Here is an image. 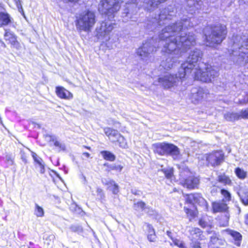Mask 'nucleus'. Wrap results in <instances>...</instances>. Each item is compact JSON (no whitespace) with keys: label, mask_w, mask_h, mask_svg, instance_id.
<instances>
[{"label":"nucleus","mask_w":248,"mask_h":248,"mask_svg":"<svg viewBox=\"0 0 248 248\" xmlns=\"http://www.w3.org/2000/svg\"><path fill=\"white\" fill-rule=\"evenodd\" d=\"M194 18H184L175 25L169 24L163 28L159 35L160 40L159 44L163 45L162 51L172 55V57L163 60L160 66L166 70L170 69L176 62V58L181 57L188 47L194 46L195 38L194 35L186 36L185 30L188 28L193 27Z\"/></svg>","instance_id":"1"},{"label":"nucleus","mask_w":248,"mask_h":248,"mask_svg":"<svg viewBox=\"0 0 248 248\" xmlns=\"http://www.w3.org/2000/svg\"><path fill=\"white\" fill-rule=\"evenodd\" d=\"M202 56V53L199 49L191 51L186 61L180 68V78L192 72L195 79L209 82L218 76L217 72L212 66L199 61Z\"/></svg>","instance_id":"2"},{"label":"nucleus","mask_w":248,"mask_h":248,"mask_svg":"<svg viewBox=\"0 0 248 248\" xmlns=\"http://www.w3.org/2000/svg\"><path fill=\"white\" fill-rule=\"evenodd\" d=\"M96 22L94 13L89 10L83 11L76 16L75 25L79 32H89Z\"/></svg>","instance_id":"3"},{"label":"nucleus","mask_w":248,"mask_h":248,"mask_svg":"<svg viewBox=\"0 0 248 248\" xmlns=\"http://www.w3.org/2000/svg\"><path fill=\"white\" fill-rule=\"evenodd\" d=\"M227 33L226 26L225 25L217 24L212 27L210 31H205L207 46H214L215 45L221 43L225 38Z\"/></svg>","instance_id":"4"},{"label":"nucleus","mask_w":248,"mask_h":248,"mask_svg":"<svg viewBox=\"0 0 248 248\" xmlns=\"http://www.w3.org/2000/svg\"><path fill=\"white\" fill-rule=\"evenodd\" d=\"M233 42L232 47L233 49L237 51L239 53L238 61L241 62L245 61L247 62L248 59V38L247 36L244 35L233 36L232 38Z\"/></svg>","instance_id":"5"},{"label":"nucleus","mask_w":248,"mask_h":248,"mask_svg":"<svg viewBox=\"0 0 248 248\" xmlns=\"http://www.w3.org/2000/svg\"><path fill=\"white\" fill-rule=\"evenodd\" d=\"M120 3V0H101L99 4V11L102 14L110 16L119 10Z\"/></svg>","instance_id":"6"},{"label":"nucleus","mask_w":248,"mask_h":248,"mask_svg":"<svg viewBox=\"0 0 248 248\" xmlns=\"http://www.w3.org/2000/svg\"><path fill=\"white\" fill-rule=\"evenodd\" d=\"M114 24L103 22L99 28L96 29V36L102 42H107L110 39L109 34L114 29Z\"/></svg>","instance_id":"7"},{"label":"nucleus","mask_w":248,"mask_h":248,"mask_svg":"<svg viewBox=\"0 0 248 248\" xmlns=\"http://www.w3.org/2000/svg\"><path fill=\"white\" fill-rule=\"evenodd\" d=\"M184 77L180 78V69L178 71V76L171 74H167L163 77L160 78L158 79V82L166 89H170L172 87L177 86Z\"/></svg>","instance_id":"8"},{"label":"nucleus","mask_w":248,"mask_h":248,"mask_svg":"<svg viewBox=\"0 0 248 248\" xmlns=\"http://www.w3.org/2000/svg\"><path fill=\"white\" fill-rule=\"evenodd\" d=\"M187 203H197L202 206L206 210H208V205L206 201L202 196L201 194L194 193L184 195Z\"/></svg>","instance_id":"9"},{"label":"nucleus","mask_w":248,"mask_h":248,"mask_svg":"<svg viewBox=\"0 0 248 248\" xmlns=\"http://www.w3.org/2000/svg\"><path fill=\"white\" fill-rule=\"evenodd\" d=\"M175 13L174 10L170 11L169 8L167 9H165L161 11L158 16V19H157L156 17L155 19L156 20H158V23L159 25L161 24H167L169 23V21L171 20L172 17L174 16Z\"/></svg>","instance_id":"10"},{"label":"nucleus","mask_w":248,"mask_h":248,"mask_svg":"<svg viewBox=\"0 0 248 248\" xmlns=\"http://www.w3.org/2000/svg\"><path fill=\"white\" fill-rule=\"evenodd\" d=\"M154 51V47L151 46V43L146 42L138 49L137 53L141 59H145Z\"/></svg>","instance_id":"11"},{"label":"nucleus","mask_w":248,"mask_h":248,"mask_svg":"<svg viewBox=\"0 0 248 248\" xmlns=\"http://www.w3.org/2000/svg\"><path fill=\"white\" fill-rule=\"evenodd\" d=\"M223 157L224 155L222 151H216L209 155L206 159L212 166H215L220 164Z\"/></svg>","instance_id":"12"},{"label":"nucleus","mask_w":248,"mask_h":248,"mask_svg":"<svg viewBox=\"0 0 248 248\" xmlns=\"http://www.w3.org/2000/svg\"><path fill=\"white\" fill-rule=\"evenodd\" d=\"M4 39L6 41H9L11 46L17 49L21 48L20 43L17 40L16 36L9 30H5L4 35Z\"/></svg>","instance_id":"13"},{"label":"nucleus","mask_w":248,"mask_h":248,"mask_svg":"<svg viewBox=\"0 0 248 248\" xmlns=\"http://www.w3.org/2000/svg\"><path fill=\"white\" fill-rule=\"evenodd\" d=\"M182 183L184 186L188 189H194L199 185V179L198 178L190 175L187 178L185 179L184 182H182Z\"/></svg>","instance_id":"14"},{"label":"nucleus","mask_w":248,"mask_h":248,"mask_svg":"<svg viewBox=\"0 0 248 248\" xmlns=\"http://www.w3.org/2000/svg\"><path fill=\"white\" fill-rule=\"evenodd\" d=\"M55 93L57 96L61 99L71 100L73 97L71 92L62 86L56 87Z\"/></svg>","instance_id":"15"},{"label":"nucleus","mask_w":248,"mask_h":248,"mask_svg":"<svg viewBox=\"0 0 248 248\" xmlns=\"http://www.w3.org/2000/svg\"><path fill=\"white\" fill-rule=\"evenodd\" d=\"M190 234L192 236V243H191V247L194 248H200V243L198 241H195L194 239H196L197 238H201L200 236L202 234L201 230L198 228H192L190 231Z\"/></svg>","instance_id":"16"},{"label":"nucleus","mask_w":248,"mask_h":248,"mask_svg":"<svg viewBox=\"0 0 248 248\" xmlns=\"http://www.w3.org/2000/svg\"><path fill=\"white\" fill-rule=\"evenodd\" d=\"M207 95L204 90L202 88L193 90L191 94V99L193 102H198L202 100Z\"/></svg>","instance_id":"17"},{"label":"nucleus","mask_w":248,"mask_h":248,"mask_svg":"<svg viewBox=\"0 0 248 248\" xmlns=\"http://www.w3.org/2000/svg\"><path fill=\"white\" fill-rule=\"evenodd\" d=\"M223 233L225 235L231 236L235 241V244L237 246H240L242 236L239 232L231 230H226L223 231Z\"/></svg>","instance_id":"18"},{"label":"nucleus","mask_w":248,"mask_h":248,"mask_svg":"<svg viewBox=\"0 0 248 248\" xmlns=\"http://www.w3.org/2000/svg\"><path fill=\"white\" fill-rule=\"evenodd\" d=\"M165 155L170 154L172 156H177L179 154V149L176 146L165 143Z\"/></svg>","instance_id":"19"},{"label":"nucleus","mask_w":248,"mask_h":248,"mask_svg":"<svg viewBox=\"0 0 248 248\" xmlns=\"http://www.w3.org/2000/svg\"><path fill=\"white\" fill-rule=\"evenodd\" d=\"M133 208L134 210L138 212L144 211L145 212L149 214H152L151 212H153V211H150V207L146 206L144 202L140 201L137 202H135L134 204Z\"/></svg>","instance_id":"20"},{"label":"nucleus","mask_w":248,"mask_h":248,"mask_svg":"<svg viewBox=\"0 0 248 248\" xmlns=\"http://www.w3.org/2000/svg\"><path fill=\"white\" fill-rule=\"evenodd\" d=\"M224 240L219 239L216 236L211 237L210 242L208 244L209 248H218L224 244Z\"/></svg>","instance_id":"21"},{"label":"nucleus","mask_w":248,"mask_h":248,"mask_svg":"<svg viewBox=\"0 0 248 248\" xmlns=\"http://www.w3.org/2000/svg\"><path fill=\"white\" fill-rule=\"evenodd\" d=\"M228 209L227 205L223 202H214L212 203V209L214 213L224 212Z\"/></svg>","instance_id":"22"},{"label":"nucleus","mask_w":248,"mask_h":248,"mask_svg":"<svg viewBox=\"0 0 248 248\" xmlns=\"http://www.w3.org/2000/svg\"><path fill=\"white\" fill-rule=\"evenodd\" d=\"M104 130L105 134L113 142H115L116 139L120 135L117 130L108 127L105 128Z\"/></svg>","instance_id":"23"},{"label":"nucleus","mask_w":248,"mask_h":248,"mask_svg":"<svg viewBox=\"0 0 248 248\" xmlns=\"http://www.w3.org/2000/svg\"><path fill=\"white\" fill-rule=\"evenodd\" d=\"M201 0H187V3L189 6V11L193 14V11L195 12L196 10H198L201 7Z\"/></svg>","instance_id":"24"},{"label":"nucleus","mask_w":248,"mask_h":248,"mask_svg":"<svg viewBox=\"0 0 248 248\" xmlns=\"http://www.w3.org/2000/svg\"><path fill=\"white\" fill-rule=\"evenodd\" d=\"M11 22V18L6 12L0 13V27L2 26L8 25Z\"/></svg>","instance_id":"25"},{"label":"nucleus","mask_w":248,"mask_h":248,"mask_svg":"<svg viewBox=\"0 0 248 248\" xmlns=\"http://www.w3.org/2000/svg\"><path fill=\"white\" fill-rule=\"evenodd\" d=\"M106 185L108 186V189L111 191L113 194H117L119 193V186L114 181L109 180Z\"/></svg>","instance_id":"26"},{"label":"nucleus","mask_w":248,"mask_h":248,"mask_svg":"<svg viewBox=\"0 0 248 248\" xmlns=\"http://www.w3.org/2000/svg\"><path fill=\"white\" fill-rule=\"evenodd\" d=\"M154 151L160 155H165V143H158L153 145Z\"/></svg>","instance_id":"27"},{"label":"nucleus","mask_w":248,"mask_h":248,"mask_svg":"<svg viewBox=\"0 0 248 248\" xmlns=\"http://www.w3.org/2000/svg\"><path fill=\"white\" fill-rule=\"evenodd\" d=\"M105 166H106L107 168L106 170L108 171H110L111 170H115L117 172H121L122 169H123V166L117 164H109L108 163H105L104 165Z\"/></svg>","instance_id":"28"},{"label":"nucleus","mask_w":248,"mask_h":248,"mask_svg":"<svg viewBox=\"0 0 248 248\" xmlns=\"http://www.w3.org/2000/svg\"><path fill=\"white\" fill-rule=\"evenodd\" d=\"M146 226L148 230V239L150 241H154L156 238L154 229L153 227L149 224H146Z\"/></svg>","instance_id":"29"},{"label":"nucleus","mask_w":248,"mask_h":248,"mask_svg":"<svg viewBox=\"0 0 248 248\" xmlns=\"http://www.w3.org/2000/svg\"><path fill=\"white\" fill-rule=\"evenodd\" d=\"M34 215L38 217H42L45 215V211L43 207L37 203H35L34 205Z\"/></svg>","instance_id":"30"},{"label":"nucleus","mask_w":248,"mask_h":248,"mask_svg":"<svg viewBox=\"0 0 248 248\" xmlns=\"http://www.w3.org/2000/svg\"><path fill=\"white\" fill-rule=\"evenodd\" d=\"M218 181L224 185H230L231 184V180L230 178L225 174H220L217 177Z\"/></svg>","instance_id":"31"},{"label":"nucleus","mask_w":248,"mask_h":248,"mask_svg":"<svg viewBox=\"0 0 248 248\" xmlns=\"http://www.w3.org/2000/svg\"><path fill=\"white\" fill-rule=\"evenodd\" d=\"M225 119L228 121H234L239 120V112L238 113H230L228 112L224 115Z\"/></svg>","instance_id":"32"},{"label":"nucleus","mask_w":248,"mask_h":248,"mask_svg":"<svg viewBox=\"0 0 248 248\" xmlns=\"http://www.w3.org/2000/svg\"><path fill=\"white\" fill-rule=\"evenodd\" d=\"M101 154L105 160L113 161L115 159V156L109 151H102Z\"/></svg>","instance_id":"33"},{"label":"nucleus","mask_w":248,"mask_h":248,"mask_svg":"<svg viewBox=\"0 0 248 248\" xmlns=\"http://www.w3.org/2000/svg\"><path fill=\"white\" fill-rule=\"evenodd\" d=\"M32 156L34 161L36 162L40 166L41 172L43 173L44 171V167L42 159L38 157L37 155L34 153H32Z\"/></svg>","instance_id":"34"},{"label":"nucleus","mask_w":248,"mask_h":248,"mask_svg":"<svg viewBox=\"0 0 248 248\" xmlns=\"http://www.w3.org/2000/svg\"><path fill=\"white\" fill-rule=\"evenodd\" d=\"M172 244L179 248H186L185 243L182 240L176 238H172V243H170V246H172Z\"/></svg>","instance_id":"35"},{"label":"nucleus","mask_w":248,"mask_h":248,"mask_svg":"<svg viewBox=\"0 0 248 248\" xmlns=\"http://www.w3.org/2000/svg\"><path fill=\"white\" fill-rule=\"evenodd\" d=\"M116 141H118L119 143V146L123 148L127 147V143L125 142V139L121 135L116 140Z\"/></svg>","instance_id":"36"},{"label":"nucleus","mask_w":248,"mask_h":248,"mask_svg":"<svg viewBox=\"0 0 248 248\" xmlns=\"http://www.w3.org/2000/svg\"><path fill=\"white\" fill-rule=\"evenodd\" d=\"M221 193L224 197V201L225 202L230 201L231 200V195L230 193L225 189H222L221 190Z\"/></svg>","instance_id":"37"},{"label":"nucleus","mask_w":248,"mask_h":248,"mask_svg":"<svg viewBox=\"0 0 248 248\" xmlns=\"http://www.w3.org/2000/svg\"><path fill=\"white\" fill-rule=\"evenodd\" d=\"M235 172L237 177L240 179H244L246 177V172L239 168L236 169Z\"/></svg>","instance_id":"38"},{"label":"nucleus","mask_w":248,"mask_h":248,"mask_svg":"<svg viewBox=\"0 0 248 248\" xmlns=\"http://www.w3.org/2000/svg\"><path fill=\"white\" fill-rule=\"evenodd\" d=\"M240 119H248V108L246 109H243L239 112Z\"/></svg>","instance_id":"39"},{"label":"nucleus","mask_w":248,"mask_h":248,"mask_svg":"<svg viewBox=\"0 0 248 248\" xmlns=\"http://www.w3.org/2000/svg\"><path fill=\"white\" fill-rule=\"evenodd\" d=\"M51 139L53 141H54V145L58 147L61 150H64L65 149V145L64 144L60 142L59 141H57V140H55L54 139V137H50Z\"/></svg>","instance_id":"40"},{"label":"nucleus","mask_w":248,"mask_h":248,"mask_svg":"<svg viewBox=\"0 0 248 248\" xmlns=\"http://www.w3.org/2000/svg\"><path fill=\"white\" fill-rule=\"evenodd\" d=\"M71 231L73 232H82V228L78 225H72L70 228Z\"/></svg>","instance_id":"41"},{"label":"nucleus","mask_w":248,"mask_h":248,"mask_svg":"<svg viewBox=\"0 0 248 248\" xmlns=\"http://www.w3.org/2000/svg\"><path fill=\"white\" fill-rule=\"evenodd\" d=\"M172 169L170 168L163 170L166 177L168 178H170L171 177L172 175Z\"/></svg>","instance_id":"42"},{"label":"nucleus","mask_w":248,"mask_h":248,"mask_svg":"<svg viewBox=\"0 0 248 248\" xmlns=\"http://www.w3.org/2000/svg\"><path fill=\"white\" fill-rule=\"evenodd\" d=\"M96 192L97 193V196H99L101 199H103L105 198V194L101 188H97Z\"/></svg>","instance_id":"43"},{"label":"nucleus","mask_w":248,"mask_h":248,"mask_svg":"<svg viewBox=\"0 0 248 248\" xmlns=\"http://www.w3.org/2000/svg\"><path fill=\"white\" fill-rule=\"evenodd\" d=\"M15 3L16 4L17 8H18L19 11L20 12H23V10L21 4V1L20 0H14Z\"/></svg>","instance_id":"44"},{"label":"nucleus","mask_w":248,"mask_h":248,"mask_svg":"<svg viewBox=\"0 0 248 248\" xmlns=\"http://www.w3.org/2000/svg\"><path fill=\"white\" fill-rule=\"evenodd\" d=\"M199 224L201 226L205 228L207 226V223L203 219H201L199 221Z\"/></svg>","instance_id":"45"},{"label":"nucleus","mask_w":248,"mask_h":248,"mask_svg":"<svg viewBox=\"0 0 248 248\" xmlns=\"http://www.w3.org/2000/svg\"><path fill=\"white\" fill-rule=\"evenodd\" d=\"M241 201L245 205H248V198L247 197H245L244 198H241Z\"/></svg>","instance_id":"46"},{"label":"nucleus","mask_w":248,"mask_h":248,"mask_svg":"<svg viewBox=\"0 0 248 248\" xmlns=\"http://www.w3.org/2000/svg\"><path fill=\"white\" fill-rule=\"evenodd\" d=\"M5 12V9H4L3 4L0 3V12Z\"/></svg>","instance_id":"47"},{"label":"nucleus","mask_w":248,"mask_h":248,"mask_svg":"<svg viewBox=\"0 0 248 248\" xmlns=\"http://www.w3.org/2000/svg\"><path fill=\"white\" fill-rule=\"evenodd\" d=\"M167 234L171 239V240L172 238H174V237H172L171 232L170 231H168L167 232Z\"/></svg>","instance_id":"48"},{"label":"nucleus","mask_w":248,"mask_h":248,"mask_svg":"<svg viewBox=\"0 0 248 248\" xmlns=\"http://www.w3.org/2000/svg\"><path fill=\"white\" fill-rule=\"evenodd\" d=\"M83 155L84 156H85V157H87V158L89 157H90V154H89V153H86H86H84L83 154Z\"/></svg>","instance_id":"49"},{"label":"nucleus","mask_w":248,"mask_h":248,"mask_svg":"<svg viewBox=\"0 0 248 248\" xmlns=\"http://www.w3.org/2000/svg\"><path fill=\"white\" fill-rule=\"evenodd\" d=\"M245 223L248 225V214L246 216Z\"/></svg>","instance_id":"50"},{"label":"nucleus","mask_w":248,"mask_h":248,"mask_svg":"<svg viewBox=\"0 0 248 248\" xmlns=\"http://www.w3.org/2000/svg\"><path fill=\"white\" fill-rule=\"evenodd\" d=\"M184 209H185L186 213L188 214L190 211V210L189 209L186 208L185 207L184 208Z\"/></svg>","instance_id":"51"},{"label":"nucleus","mask_w":248,"mask_h":248,"mask_svg":"<svg viewBox=\"0 0 248 248\" xmlns=\"http://www.w3.org/2000/svg\"><path fill=\"white\" fill-rule=\"evenodd\" d=\"M184 173H190V174H191V173L189 172H188V171H185V172H184Z\"/></svg>","instance_id":"52"},{"label":"nucleus","mask_w":248,"mask_h":248,"mask_svg":"<svg viewBox=\"0 0 248 248\" xmlns=\"http://www.w3.org/2000/svg\"><path fill=\"white\" fill-rule=\"evenodd\" d=\"M126 14H128L129 13H128V12H126Z\"/></svg>","instance_id":"53"},{"label":"nucleus","mask_w":248,"mask_h":248,"mask_svg":"<svg viewBox=\"0 0 248 248\" xmlns=\"http://www.w3.org/2000/svg\"><path fill=\"white\" fill-rule=\"evenodd\" d=\"M246 103H248V100H247V101H246Z\"/></svg>","instance_id":"54"}]
</instances>
